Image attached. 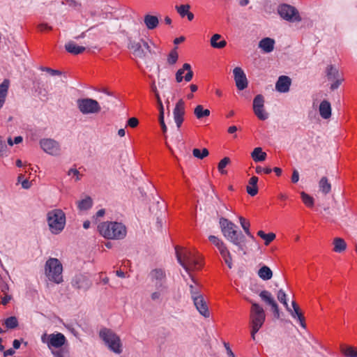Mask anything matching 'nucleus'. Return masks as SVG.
<instances>
[{
    "mask_svg": "<svg viewBox=\"0 0 357 357\" xmlns=\"http://www.w3.org/2000/svg\"><path fill=\"white\" fill-rule=\"evenodd\" d=\"M98 230L107 239L121 240L127 234L126 227L122 222L116 221L102 222L98 225Z\"/></svg>",
    "mask_w": 357,
    "mask_h": 357,
    "instance_id": "1",
    "label": "nucleus"
},
{
    "mask_svg": "<svg viewBox=\"0 0 357 357\" xmlns=\"http://www.w3.org/2000/svg\"><path fill=\"white\" fill-rule=\"evenodd\" d=\"M19 323L16 317L12 316L4 320V325L8 329H13L17 327Z\"/></svg>",
    "mask_w": 357,
    "mask_h": 357,
    "instance_id": "42",
    "label": "nucleus"
},
{
    "mask_svg": "<svg viewBox=\"0 0 357 357\" xmlns=\"http://www.w3.org/2000/svg\"><path fill=\"white\" fill-rule=\"evenodd\" d=\"M208 151L207 149L204 148L202 150L199 149H194L192 151V154L194 157L197 158L199 159H203L205 157L208 155Z\"/></svg>",
    "mask_w": 357,
    "mask_h": 357,
    "instance_id": "48",
    "label": "nucleus"
},
{
    "mask_svg": "<svg viewBox=\"0 0 357 357\" xmlns=\"http://www.w3.org/2000/svg\"><path fill=\"white\" fill-rule=\"evenodd\" d=\"M333 251L335 252L341 253L346 250L347 245L345 241L339 237H336L333 239Z\"/></svg>",
    "mask_w": 357,
    "mask_h": 357,
    "instance_id": "28",
    "label": "nucleus"
},
{
    "mask_svg": "<svg viewBox=\"0 0 357 357\" xmlns=\"http://www.w3.org/2000/svg\"><path fill=\"white\" fill-rule=\"evenodd\" d=\"M168 292V287H155L151 294V298L155 302H161Z\"/></svg>",
    "mask_w": 357,
    "mask_h": 357,
    "instance_id": "19",
    "label": "nucleus"
},
{
    "mask_svg": "<svg viewBox=\"0 0 357 357\" xmlns=\"http://www.w3.org/2000/svg\"><path fill=\"white\" fill-rule=\"evenodd\" d=\"M47 223L50 231L54 235L61 234L66 224V217L63 210L54 208L47 212L46 215Z\"/></svg>",
    "mask_w": 357,
    "mask_h": 357,
    "instance_id": "2",
    "label": "nucleus"
},
{
    "mask_svg": "<svg viewBox=\"0 0 357 357\" xmlns=\"http://www.w3.org/2000/svg\"><path fill=\"white\" fill-rule=\"evenodd\" d=\"M258 178L257 176H252L249 180V185L247 186V192L250 196H255L258 192L257 186Z\"/></svg>",
    "mask_w": 357,
    "mask_h": 357,
    "instance_id": "33",
    "label": "nucleus"
},
{
    "mask_svg": "<svg viewBox=\"0 0 357 357\" xmlns=\"http://www.w3.org/2000/svg\"><path fill=\"white\" fill-rule=\"evenodd\" d=\"M144 24L147 29H154L159 24L158 18L156 16L146 15L144 17Z\"/></svg>",
    "mask_w": 357,
    "mask_h": 357,
    "instance_id": "31",
    "label": "nucleus"
},
{
    "mask_svg": "<svg viewBox=\"0 0 357 357\" xmlns=\"http://www.w3.org/2000/svg\"><path fill=\"white\" fill-rule=\"evenodd\" d=\"M77 106L79 112L84 115L97 114L101 110L98 101L89 98L78 99Z\"/></svg>",
    "mask_w": 357,
    "mask_h": 357,
    "instance_id": "7",
    "label": "nucleus"
},
{
    "mask_svg": "<svg viewBox=\"0 0 357 357\" xmlns=\"http://www.w3.org/2000/svg\"><path fill=\"white\" fill-rule=\"evenodd\" d=\"M185 114V102L180 99L176 104L173 110L174 120L178 128H180L183 121V116Z\"/></svg>",
    "mask_w": 357,
    "mask_h": 357,
    "instance_id": "14",
    "label": "nucleus"
},
{
    "mask_svg": "<svg viewBox=\"0 0 357 357\" xmlns=\"http://www.w3.org/2000/svg\"><path fill=\"white\" fill-rule=\"evenodd\" d=\"M40 70H43V71L48 72L52 75H61V72L60 71H59L57 70H53V69L50 68L41 67Z\"/></svg>",
    "mask_w": 357,
    "mask_h": 357,
    "instance_id": "57",
    "label": "nucleus"
},
{
    "mask_svg": "<svg viewBox=\"0 0 357 357\" xmlns=\"http://www.w3.org/2000/svg\"><path fill=\"white\" fill-rule=\"evenodd\" d=\"M67 175L71 176V179L77 182L82 179V174L75 167L70 168L67 172Z\"/></svg>",
    "mask_w": 357,
    "mask_h": 357,
    "instance_id": "41",
    "label": "nucleus"
},
{
    "mask_svg": "<svg viewBox=\"0 0 357 357\" xmlns=\"http://www.w3.org/2000/svg\"><path fill=\"white\" fill-rule=\"evenodd\" d=\"M63 3H65L74 8H77L80 6L77 0H65V2H63Z\"/></svg>",
    "mask_w": 357,
    "mask_h": 357,
    "instance_id": "55",
    "label": "nucleus"
},
{
    "mask_svg": "<svg viewBox=\"0 0 357 357\" xmlns=\"http://www.w3.org/2000/svg\"><path fill=\"white\" fill-rule=\"evenodd\" d=\"M99 336L111 351L119 355L123 352L121 340L112 330L102 328L100 330Z\"/></svg>",
    "mask_w": 357,
    "mask_h": 357,
    "instance_id": "4",
    "label": "nucleus"
},
{
    "mask_svg": "<svg viewBox=\"0 0 357 357\" xmlns=\"http://www.w3.org/2000/svg\"><path fill=\"white\" fill-rule=\"evenodd\" d=\"M175 251L178 262L189 274L190 277H192L190 272L199 268V257L186 250L180 251L177 247L175 248Z\"/></svg>",
    "mask_w": 357,
    "mask_h": 357,
    "instance_id": "3",
    "label": "nucleus"
},
{
    "mask_svg": "<svg viewBox=\"0 0 357 357\" xmlns=\"http://www.w3.org/2000/svg\"><path fill=\"white\" fill-rule=\"evenodd\" d=\"M320 116L324 119H328L331 116V105L328 100H323L319 107Z\"/></svg>",
    "mask_w": 357,
    "mask_h": 357,
    "instance_id": "22",
    "label": "nucleus"
},
{
    "mask_svg": "<svg viewBox=\"0 0 357 357\" xmlns=\"http://www.w3.org/2000/svg\"><path fill=\"white\" fill-rule=\"evenodd\" d=\"M278 299L286 307L287 311H290V307L287 303V294L282 289H280L278 292Z\"/></svg>",
    "mask_w": 357,
    "mask_h": 357,
    "instance_id": "47",
    "label": "nucleus"
},
{
    "mask_svg": "<svg viewBox=\"0 0 357 357\" xmlns=\"http://www.w3.org/2000/svg\"><path fill=\"white\" fill-rule=\"evenodd\" d=\"M66 50L74 55H77L82 53L85 50V47L83 46L77 45L73 41H69L65 45Z\"/></svg>",
    "mask_w": 357,
    "mask_h": 357,
    "instance_id": "25",
    "label": "nucleus"
},
{
    "mask_svg": "<svg viewBox=\"0 0 357 357\" xmlns=\"http://www.w3.org/2000/svg\"><path fill=\"white\" fill-rule=\"evenodd\" d=\"M192 279V283L189 284L190 293L191 296L192 300L195 299V298H199L203 296L201 293V287L200 285L194 280V278L190 277Z\"/></svg>",
    "mask_w": 357,
    "mask_h": 357,
    "instance_id": "27",
    "label": "nucleus"
},
{
    "mask_svg": "<svg viewBox=\"0 0 357 357\" xmlns=\"http://www.w3.org/2000/svg\"><path fill=\"white\" fill-rule=\"evenodd\" d=\"M138 124V120L136 118H130L128 121V125L131 128H135Z\"/></svg>",
    "mask_w": 357,
    "mask_h": 357,
    "instance_id": "62",
    "label": "nucleus"
},
{
    "mask_svg": "<svg viewBox=\"0 0 357 357\" xmlns=\"http://www.w3.org/2000/svg\"><path fill=\"white\" fill-rule=\"evenodd\" d=\"M251 156L255 162H262L266 160V153L262 151L261 147H257L252 152Z\"/></svg>",
    "mask_w": 357,
    "mask_h": 357,
    "instance_id": "34",
    "label": "nucleus"
},
{
    "mask_svg": "<svg viewBox=\"0 0 357 357\" xmlns=\"http://www.w3.org/2000/svg\"><path fill=\"white\" fill-rule=\"evenodd\" d=\"M278 14L280 16L289 22H300L301 18L298 10L292 6L282 4L278 7Z\"/></svg>",
    "mask_w": 357,
    "mask_h": 357,
    "instance_id": "10",
    "label": "nucleus"
},
{
    "mask_svg": "<svg viewBox=\"0 0 357 357\" xmlns=\"http://www.w3.org/2000/svg\"><path fill=\"white\" fill-rule=\"evenodd\" d=\"M271 172H272V169H271L269 167L264 168V167H261L259 166L256 167V172L257 174L264 173L266 174H268L271 173Z\"/></svg>",
    "mask_w": 357,
    "mask_h": 357,
    "instance_id": "56",
    "label": "nucleus"
},
{
    "mask_svg": "<svg viewBox=\"0 0 357 357\" xmlns=\"http://www.w3.org/2000/svg\"><path fill=\"white\" fill-rule=\"evenodd\" d=\"M253 112L257 117L261 120H266L269 114L264 108V98L262 95H257L253 100Z\"/></svg>",
    "mask_w": 357,
    "mask_h": 357,
    "instance_id": "12",
    "label": "nucleus"
},
{
    "mask_svg": "<svg viewBox=\"0 0 357 357\" xmlns=\"http://www.w3.org/2000/svg\"><path fill=\"white\" fill-rule=\"evenodd\" d=\"M10 81L5 79L0 84V109L3 107L8 95Z\"/></svg>",
    "mask_w": 357,
    "mask_h": 357,
    "instance_id": "23",
    "label": "nucleus"
},
{
    "mask_svg": "<svg viewBox=\"0 0 357 357\" xmlns=\"http://www.w3.org/2000/svg\"><path fill=\"white\" fill-rule=\"evenodd\" d=\"M257 274L258 276L264 280H270L273 276L272 271L269 267L266 266H263L261 268H259Z\"/></svg>",
    "mask_w": 357,
    "mask_h": 357,
    "instance_id": "35",
    "label": "nucleus"
},
{
    "mask_svg": "<svg viewBox=\"0 0 357 357\" xmlns=\"http://www.w3.org/2000/svg\"><path fill=\"white\" fill-rule=\"evenodd\" d=\"M129 48L132 51L134 55L137 57L144 58L146 56V52L140 43L130 41Z\"/></svg>",
    "mask_w": 357,
    "mask_h": 357,
    "instance_id": "26",
    "label": "nucleus"
},
{
    "mask_svg": "<svg viewBox=\"0 0 357 357\" xmlns=\"http://www.w3.org/2000/svg\"><path fill=\"white\" fill-rule=\"evenodd\" d=\"M341 351L347 357H357V350L353 347L342 345Z\"/></svg>",
    "mask_w": 357,
    "mask_h": 357,
    "instance_id": "40",
    "label": "nucleus"
},
{
    "mask_svg": "<svg viewBox=\"0 0 357 357\" xmlns=\"http://www.w3.org/2000/svg\"><path fill=\"white\" fill-rule=\"evenodd\" d=\"M240 224L244 230L245 233L250 237L252 238L253 236L251 234L249 227H250V222L246 220L242 216L238 217Z\"/></svg>",
    "mask_w": 357,
    "mask_h": 357,
    "instance_id": "46",
    "label": "nucleus"
},
{
    "mask_svg": "<svg viewBox=\"0 0 357 357\" xmlns=\"http://www.w3.org/2000/svg\"><path fill=\"white\" fill-rule=\"evenodd\" d=\"M226 238L233 244L238 245L240 249L242 248L241 243L243 241V235L241 231L238 232L236 229H234L230 233L226 234Z\"/></svg>",
    "mask_w": 357,
    "mask_h": 357,
    "instance_id": "18",
    "label": "nucleus"
},
{
    "mask_svg": "<svg viewBox=\"0 0 357 357\" xmlns=\"http://www.w3.org/2000/svg\"><path fill=\"white\" fill-rule=\"evenodd\" d=\"M291 79L285 75L280 76L275 83V89L280 93H287L289 91Z\"/></svg>",
    "mask_w": 357,
    "mask_h": 357,
    "instance_id": "16",
    "label": "nucleus"
},
{
    "mask_svg": "<svg viewBox=\"0 0 357 357\" xmlns=\"http://www.w3.org/2000/svg\"><path fill=\"white\" fill-rule=\"evenodd\" d=\"M192 301L196 309L200 313V314L206 318L209 317L210 312L206 302L204 298V296L199 298H195V299Z\"/></svg>",
    "mask_w": 357,
    "mask_h": 357,
    "instance_id": "17",
    "label": "nucleus"
},
{
    "mask_svg": "<svg viewBox=\"0 0 357 357\" xmlns=\"http://www.w3.org/2000/svg\"><path fill=\"white\" fill-rule=\"evenodd\" d=\"M159 121H160V124L161 126L162 132L164 133H165L167 130V128L165 121H164V112H162V111H161L160 112Z\"/></svg>",
    "mask_w": 357,
    "mask_h": 357,
    "instance_id": "53",
    "label": "nucleus"
},
{
    "mask_svg": "<svg viewBox=\"0 0 357 357\" xmlns=\"http://www.w3.org/2000/svg\"><path fill=\"white\" fill-rule=\"evenodd\" d=\"M271 308L274 314V317L277 319L280 318V310L277 303L271 305Z\"/></svg>",
    "mask_w": 357,
    "mask_h": 357,
    "instance_id": "59",
    "label": "nucleus"
},
{
    "mask_svg": "<svg viewBox=\"0 0 357 357\" xmlns=\"http://www.w3.org/2000/svg\"><path fill=\"white\" fill-rule=\"evenodd\" d=\"M42 342L46 344L50 349L52 348H60L66 342V337L61 333L47 335L45 333L41 337Z\"/></svg>",
    "mask_w": 357,
    "mask_h": 357,
    "instance_id": "9",
    "label": "nucleus"
},
{
    "mask_svg": "<svg viewBox=\"0 0 357 357\" xmlns=\"http://www.w3.org/2000/svg\"><path fill=\"white\" fill-rule=\"evenodd\" d=\"M178 57V53L175 50H173L168 56L167 61L169 64H174L177 61Z\"/></svg>",
    "mask_w": 357,
    "mask_h": 357,
    "instance_id": "52",
    "label": "nucleus"
},
{
    "mask_svg": "<svg viewBox=\"0 0 357 357\" xmlns=\"http://www.w3.org/2000/svg\"><path fill=\"white\" fill-rule=\"evenodd\" d=\"M71 284L75 289L87 291L91 287L92 282L86 274L78 273L73 277Z\"/></svg>",
    "mask_w": 357,
    "mask_h": 357,
    "instance_id": "13",
    "label": "nucleus"
},
{
    "mask_svg": "<svg viewBox=\"0 0 357 357\" xmlns=\"http://www.w3.org/2000/svg\"><path fill=\"white\" fill-rule=\"evenodd\" d=\"M219 224L221 228V231L222 234L226 238V234L230 233V231L236 229V225L234 224L232 222L229 221L228 219L225 218H220L219 220Z\"/></svg>",
    "mask_w": 357,
    "mask_h": 357,
    "instance_id": "20",
    "label": "nucleus"
},
{
    "mask_svg": "<svg viewBox=\"0 0 357 357\" xmlns=\"http://www.w3.org/2000/svg\"><path fill=\"white\" fill-rule=\"evenodd\" d=\"M218 250H219L220 254L221 255L222 257L223 258L225 264L227 265L228 268H232L233 264H232L231 255L230 252L227 249L226 245Z\"/></svg>",
    "mask_w": 357,
    "mask_h": 357,
    "instance_id": "30",
    "label": "nucleus"
},
{
    "mask_svg": "<svg viewBox=\"0 0 357 357\" xmlns=\"http://www.w3.org/2000/svg\"><path fill=\"white\" fill-rule=\"evenodd\" d=\"M193 77V71L191 69V66L190 65V70H187V73L183 77V79L185 82H190Z\"/></svg>",
    "mask_w": 357,
    "mask_h": 357,
    "instance_id": "58",
    "label": "nucleus"
},
{
    "mask_svg": "<svg viewBox=\"0 0 357 357\" xmlns=\"http://www.w3.org/2000/svg\"><path fill=\"white\" fill-rule=\"evenodd\" d=\"M333 82L331 85V89L335 90L339 87V86L341 84L342 82L343 81V78L341 77L335 79V80H331Z\"/></svg>",
    "mask_w": 357,
    "mask_h": 357,
    "instance_id": "54",
    "label": "nucleus"
},
{
    "mask_svg": "<svg viewBox=\"0 0 357 357\" xmlns=\"http://www.w3.org/2000/svg\"><path fill=\"white\" fill-rule=\"evenodd\" d=\"M251 303L250 312V326L261 328L266 320V313L264 308L252 300H248Z\"/></svg>",
    "mask_w": 357,
    "mask_h": 357,
    "instance_id": "6",
    "label": "nucleus"
},
{
    "mask_svg": "<svg viewBox=\"0 0 357 357\" xmlns=\"http://www.w3.org/2000/svg\"><path fill=\"white\" fill-rule=\"evenodd\" d=\"M257 235L265 241V244L267 245L275 238V234L273 233L265 234L263 231L260 230L257 232Z\"/></svg>",
    "mask_w": 357,
    "mask_h": 357,
    "instance_id": "43",
    "label": "nucleus"
},
{
    "mask_svg": "<svg viewBox=\"0 0 357 357\" xmlns=\"http://www.w3.org/2000/svg\"><path fill=\"white\" fill-rule=\"evenodd\" d=\"M230 163V159L228 157H225L222 159L218 165V171L222 174H225L227 172L225 170L226 166Z\"/></svg>",
    "mask_w": 357,
    "mask_h": 357,
    "instance_id": "49",
    "label": "nucleus"
},
{
    "mask_svg": "<svg viewBox=\"0 0 357 357\" xmlns=\"http://www.w3.org/2000/svg\"><path fill=\"white\" fill-rule=\"evenodd\" d=\"M326 73L327 78L329 81L335 80V79L341 77V75L339 73L338 70L332 65L328 66L326 68Z\"/></svg>",
    "mask_w": 357,
    "mask_h": 357,
    "instance_id": "36",
    "label": "nucleus"
},
{
    "mask_svg": "<svg viewBox=\"0 0 357 357\" xmlns=\"http://www.w3.org/2000/svg\"><path fill=\"white\" fill-rule=\"evenodd\" d=\"M187 70H190V64L189 63H184L183 65V67L177 70L176 73V80L177 82H181L183 79V73L185 71H187Z\"/></svg>",
    "mask_w": 357,
    "mask_h": 357,
    "instance_id": "44",
    "label": "nucleus"
},
{
    "mask_svg": "<svg viewBox=\"0 0 357 357\" xmlns=\"http://www.w3.org/2000/svg\"><path fill=\"white\" fill-rule=\"evenodd\" d=\"M44 271L49 281L56 284L63 282V265L57 258L50 257L45 264Z\"/></svg>",
    "mask_w": 357,
    "mask_h": 357,
    "instance_id": "5",
    "label": "nucleus"
},
{
    "mask_svg": "<svg viewBox=\"0 0 357 357\" xmlns=\"http://www.w3.org/2000/svg\"><path fill=\"white\" fill-rule=\"evenodd\" d=\"M319 188L320 191L324 195L330 192L331 185L326 177L324 176L321 178L319 182Z\"/></svg>",
    "mask_w": 357,
    "mask_h": 357,
    "instance_id": "37",
    "label": "nucleus"
},
{
    "mask_svg": "<svg viewBox=\"0 0 357 357\" xmlns=\"http://www.w3.org/2000/svg\"><path fill=\"white\" fill-rule=\"evenodd\" d=\"M291 305L293 307V310L290 308V311H289L292 316L293 318L296 319L297 318L301 326L303 328L305 327V324L304 322V317L303 316L302 313L300 312V309L298 305L296 304L295 301H292Z\"/></svg>",
    "mask_w": 357,
    "mask_h": 357,
    "instance_id": "24",
    "label": "nucleus"
},
{
    "mask_svg": "<svg viewBox=\"0 0 357 357\" xmlns=\"http://www.w3.org/2000/svg\"><path fill=\"white\" fill-rule=\"evenodd\" d=\"M299 181V173L298 170L294 169L292 176H291V181L294 183H296Z\"/></svg>",
    "mask_w": 357,
    "mask_h": 357,
    "instance_id": "61",
    "label": "nucleus"
},
{
    "mask_svg": "<svg viewBox=\"0 0 357 357\" xmlns=\"http://www.w3.org/2000/svg\"><path fill=\"white\" fill-rule=\"evenodd\" d=\"M233 73L238 89H245L248 86V80L243 70L239 67H236L233 70Z\"/></svg>",
    "mask_w": 357,
    "mask_h": 357,
    "instance_id": "15",
    "label": "nucleus"
},
{
    "mask_svg": "<svg viewBox=\"0 0 357 357\" xmlns=\"http://www.w3.org/2000/svg\"><path fill=\"white\" fill-rule=\"evenodd\" d=\"M221 38V35L218 33L214 34L211 38V45L213 48L217 49H222L225 47L227 45V42L225 40H220Z\"/></svg>",
    "mask_w": 357,
    "mask_h": 357,
    "instance_id": "29",
    "label": "nucleus"
},
{
    "mask_svg": "<svg viewBox=\"0 0 357 357\" xmlns=\"http://www.w3.org/2000/svg\"><path fill=\"white\" fill-rule=\"evenodd\" d=\"M208 239L218 250L225 245L224 242L215 236L211 235Z\"/></svg>",
    "mask_w": 357,
    "mask_h": 357,
    "instance_id": "50",
    "label": "nucleus"
},
{
    "mask_svg": "<svg viewBox=\"0 0 357 357\" xmlns=\"http://www.w3.org/2000/svg\"><path fill=\"white\" fill-rule=\"evenodd\" d=\"M149 278L154 288L168 287L165 271L162 268H155L151 271Z\"/></svg>",
    "mask_w": 357,
    "mask_h": 357,
    "instance_id": "11",
    "label": "nucleus"
},
{
    "mask_svg": "<svg viewBox=\"0 0 357 357\" xmlns=\"http://www.w3.org/2000/svg\"><path fill=\"white\" fill-rule=\"evenodd\" d=\"M41 149L48 155L59 156L61 153V147L59 142L52 138H43L39 142Z\"/></svg>",
    "mask_w": 357,
    "mask_h": 357,
    "instance_id": "8",
    "label": "nucleus"
},
{
    "mask_svg": "<svg viewBox=\"0 0 357 357\" xmlns=\"http://www.w3.org/2000/svg\"><path fill=\"white\" fill-rule=\"evenodd\" d=\"M194 114L198 119H200L208 116L210 115V110L204 109L202 105H199L195 108Z\"/></svg>",
    "mask_w": 357,
    "mask_h": 357,
    "instance_id": "39",
    "label": "nucleus"
},
{
    "mask_svg": "<svg viewBox=\"0 0 357 357\" xmlns=\"http://www.w3.org/2000/svg\"><path fill=\"white\" fill-rule=\"evenodd\" d=\"M6 148V146L3 142L2 137L0 136V157H1L3 155Z\"/></svg>",
    "mask_w": 357,
    "mask_h": 357,
    "instance_id": "64",
    "label": "nucleus"
},
{
    "mask_svg": "<svg viewBox=\"0 0 357 357\" xmlns=\"http://www.w3.org/2000/svg\"><path fill=\"white\" fill-rule=\"evenodd\" d=\"M301 197L303 203L308 207L314 206V199L312 197L305 193V192H301Z\"/></svg>",
    "mask_w": 357,
    "mask_h": 357,
    "instance_id": "45",
    "label": "nucleus"
},
{
    "mask_svg": "<svg viewBox=\"0 0 357 357\" xmlns=\"http://www.w3.org/2000/svg\"><path fill=\"white\" fill-rule=\"evenodd\" d=\"M77 208L80 211H86L93 206V199L91 197L86 196L85 198L77 202Z\"/></svg>",
    "mask_w": 357,
    "mask_h": 357,
    "instance_id": "32",
    "label": "nucleus"
},
{
    "mask_svg": "<svg viewBox=\"0 0 357 357\" xmlns=\"http://www.w3.org/2000/svg\"><path fill=\"white\" fill-rule=\"evenodd\" d=\"M190 8V6L188 4H185V5H181V6H176V10H177L178 13L182 17H184L188 14V13L189 12Z\"/></svg>",
    "mask_w": 357,
    "mask_h": 357,
    "instance_id": "51",
    "label": "nucleus"
},
{
    "mask_svg": "<svg viewBox=\"0 0 357 357\" xmlns=\"http://www.w3.org/2000/svg\"><path fill=\"white\" fill-rule=\"evenodd\" d=\"M251 326L250 333H251L252 339L253 340H255V335L257 333V332L260 330L261 328H257L254 326Z\"/></svg>",
    "mask_w": 357,
    "mask_h": 357,
    "instance_id": "63",
    "label": "nucleus"
},
{
    "mask_svg": "<svg viewBox=\"0 0 357 357\" xmlns=\"http://www.w3.org/2000/svg\"><path fill=\"white\" fill-rule=\"evenodd\" d=\"M275 40L271 38H264L259 43V47L266 53L271 52L274 49Z\"/></svg>",
    "mask_w": 357,
    "mask_h": 357,
    "instance_id": "21",
    "label": "nucleus"
},
{
    "mask_svg": "<svg viewBox=\"0 0 357 357\" xmlns=\"http://www.w3.org/2000/svg\"><path fill=\"white\" fill-rule=\"evenodd\" d=\"M224 347L226 349L227 354L228 357H236L234 352L231 349L229 343L224 342Z\"/></svg>",
    "mask_w": 357,
    "mask_h": 357,
    "instance_id": "60",
    "label": "nucleus"
},
{
    "mask_svg": "<svg viewBox=\"0 0 357 357\" xmlns=\"http://www.w3.org/2000/svg\"><path fill=\"white\" fill-rule=\"evenodd\" d=\"M259 296L263 301L271 306L276 303L271 293L267 290L261 291L259 293Z\"/></svg>",
    "mask_w": 357,
    "mask_h": 357,
    "instance_id": "38",
    "label": "nucleus"
}]
</instances>
